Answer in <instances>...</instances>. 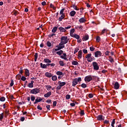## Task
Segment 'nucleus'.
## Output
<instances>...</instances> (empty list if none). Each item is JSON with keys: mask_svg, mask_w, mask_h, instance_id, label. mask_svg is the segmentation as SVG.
<instances>
[{"mask_svg": "<svg viewBox=\"0 0 127 127\" xmlns=\"http://www.w3.org/2000/svg\"><path fill=\"white\" fill-rule=\"evenodd\" d=\"M85 58H86L88 62H92L93 61V57H92V54H87Z\"/></svg>", "mask_w": 127, "mask_h": 127, "instance_id": "obj_1", "label": "nucleus"}, {"mask_svg": "<svg viewBox=\"0 0 127 127\" xmlns=\"http://www.w3.org/2000/svg\"><path fill=\"white\" fill-rule=\"evenodd\" d=\"M61 41H62L64 44L68 43V41H69V39L67 36H63L61 38Z\"/></svg>", "mask_w": 127, "mask_h": 127, "instance_id": "obj_2", "label": "nucleus"}, {"mask_svg": "<svg viewBox=\"0 0 127 127\" xmlns=\"http://www.w3.org/2000/svg\"><path fill=\"white\" fill-rule=\"evenodd\" d=\"M39 92H40V90L37 88H36L32 89L30 91V93L33 94L34 95H36V94H38Z\"/></svg>", "mask_w": 127, "mask_h": 127, "instance_id": "obj_3", "label": "nucleus"}, {"mask_svg": "<svg viewBox=\"0 0 127 127\" xmlns=\"http://www.w3.org/2000/svg\"><path fill=\"white\" fill-rule=\"evenodd\" d=\"M92 65L93 66V69L94 70H99V65H98V63H97V62H94L92 63Z\"/></svg>", "mask_w": 127, "mask_h": 127, "instance_id": "obj_4", "label": "nucleus"}, {"mask_svg": "<svg viewBox=\"0 0 127 127\" xmlns=\"http://www.w3.org/2000/svg\"><path fill=\"white\" fill-rule=\"evenodd\" d=\"M93 80V78L91 75L87 76L85 77L84 80L85 82H90Z\"/></svg>", "mask_w": 127, "mask_h": 127, "instance_id": "obj_5", "label": "nucleus"}, {"mask_svg": "<svg viewBox=\"0 0 127 127\" xmlns=\"http://www.w3.org/2000/svg\"><path fill=\"white\" fill-rule=\"evenodd\" d=\"M99 56H102V53L100 51H96L95 53V57L97 58Z\"/></svg>", "mask_w": 127, "mask_h": 127, "instance_id": "obj_6", "label": "nucleus"}, {"mask_svg": "<svg viewBox=\"0 0 127 127\" xmlns=\"http://www.w3.org/2000/svg\"><path fill=\"white\" fill-rule=\"evenodd\" d=\"M41 101H42V99L40 97H37L36 99H35V101L34 102V105L37 104V103H39L40 102H41Z\"/></svg>", "mask_w": 127, "mask_h": 127, "instance_id": "obj_7", "label": "nucleus"}, {"mask_svg": "<svg viewBox=\"0 0 127 127\" xmlns=\"http://www.w3.org/2000/svg\"><path fill=\"white\" fill-rule=\"evenodd\" d=\"M98 121H104V117H103V115H100L97 117Z\"/></svg>", "mask_w": 127, "mask_h": 127, "instance_id": "obj_8", "label": "nucleus"}, {"mask_svg": "<svg viewBox=\"0 0 127 127\" xmlns=\"http://www.w3.org/2000/svg\"><path fill=\"white\" fill-rule=\"evenodd\" d=\"M78 84V82L77 81V78H75L73 79L72 82V87H75L76 85Z\"/></svg>", "mask_w": 127, "mask_h": 127, "instance_id": "obj_9", "label": "nucleus"}, {"mask_svg": "<svg viewBox=\"0 0 127 127\" xmlns=\"http://www.w3.org/2000/svg\"><path fill=\"white\" fill-rule=\"evenodd\" d=\"M45 75V76L47 77L48 78H51V77L52 76V74L48 72H46Z\"/></svg>", "mask_w": 127, "mask_h": 127, "instance_id": "obj_10", "label": "nucleus"}, {"mask_svg": "<svg viewBox=\"0 0 127 127\" xmlns=\"http://www.w3.org/2000/svg\"><path fill=\"white\" fill-rule=\"evenodd\" d=\"M63 55H64V57H63V56H61V58H62V59H64L66 61H68V59L66 58V57L67 56V55L65 53H64Z\"/></svg>", "mask_w": 127, "mask_h": 127, "instance_id": "obj_11", "label": "nucleus"}, {"mask_svg": "<svg viewBox=\"0 0 127 127\" xmlns=\"http://www.w3.org/2000/svg\"><path fill=\"white\" fill-rule=\"evenodd\" d=\"M51 94H52L51 91H49L47 93L45 94L44 97H45V98H48V97H50V96H51Z\"/></svg>", "mask_w": 127, "mask_h": 127, "instance_id": "obj_12", "label": "nucleus"}, {"mask_svg": "<svg viewBox=\"0 0 127 127\" xmlns=\"http://www.w3.org/2000/svg\"><path fill=\"white\" fill-rule=\"evenodd\" d=\"M114 88H115V89H116L117 90V89H119V88H120V84H119V82H116L115 83Z\"/></svg>", "mask_w": 127, "mask_h": 127, "instance_id": "obj_13", "label": "nucleus"}, {"mask_svg": "<svg viewBox=\"0 0 127 127\" xmlns=\"http://www.w3.org/2000/svg\"><path fill=\"white\" fill-rule=\"evenodd\" d=\"M71 37H74V38H76V39L79 40L80 39V36L76 34H74L73 35L71 36Z\"/></svg>", "mask_w": 127, "mask_h": 127, "instance_id": "obj_14", "label": "nucleus"}, {"mask_svg": "<svg viewBox=\"0 0 127 127\" xmlns=\"http://www.w3.org/2000/svg\"><path fill=\"white\" fill-rule=\"evenodd\" d=\"M79 22L80 23H84V22H86V20L85 19V18L82 17L79 20Z\"/></svg>", "mask_w": 127, "mask_h": 127, "instance_id": "obj_15", "label": "nucleus"}, {"mask_svg": "<svg viewBox=\"0 0 127 127\" xmlns=\"http://www.w3.org/2000/svg\"><path fill=\"white\" fill-rule=\"evenodd\" d=\"M59 30L60 31V32H66V31H67V30H66V29H65V28L61 27L59 28Z\"/></svg>", "mask_w": 127, "mask_h": 127, "instance_id": "obj_16", "label": "nucleus"}, {"mask_svg": "<svg viewBox=\"0 0 127 127\" xmlns=\"http://www.w3.org/2000/svg\"><path fill=\"white\" fill-rule=\"evenodd\" d=\"M33 83H34V81H31V83H29L28 85V87L29 88H33Z\"/></svg>", "mask_w": 127, "mask_h": 127, "instance_id": "obj_17", "label": "nucleus"}, {"mask_svg": "<svg viewBox=\"0 0 127 127\" xmlns=\"http://www.w3.org/2000/svg\"><path fill=\"white\" fill-rule=\"evenodd\" d=\"M89 39V35H86L84 37H83L82 40L83 41H86V40H88Z\"/></svg>", "mask_w": 127, "mask_h": 127, "instance_id": "obj_18", "label": "nucleus"}, {"mask_svg": "<svg viewBox=\"0 0 127 127\" xmlns=\"http://www.w3.org/2000/svg\"><path fill=\"white\" fill-rule=\"evenodd\" d=\"M58 83L60 84V86H61V87H63V86H65V85H66V83L65 82H61V81H59Z\"/></svg>", "mask_w": 127, "mask_h": 127, "instance_id": "obj_19", "label": "nucleus"}, {"mask_svg": "<svg viewBox=\"0 0 127 127\" xmlns=\"http://www.w3.org/2000/svg\"><path fill=\"white\" fill-rule=\"evenodd\" d=\"M78 58H79L80 59H81V58H82V50H80L78 52Z\"/></svg>", "mask_w": 127, "mask_h": 127, "instance_id": "obj_20", "label": "nucleus"}, {"mask_svg": "<svg viewBox=\"0 0 127 127\" xmlns=\"http://www.w3.org/2000/svg\"><path fill=\"white\" fill-rule=\"evenodd\" d=\"M57 75H58V76H62L63 77V72L59 71L56 72Z\"/></svg>", "mask_w": 127, "mask_h": 127, "instance_id": "obj_21", "label": "nucleus"}, {"mask_svg": "<svg viewBox=\"0 0 127 127\" xmlns=\"http://www.w3.org/2000/svg\"><path fill=\"white\" fill-rule=\"evenodd\" d=\"M25 74L26 77L29 76V70L27 69H25Z\"/></svg>", "mask_w": 127, "mask_h": 127, "instance_id": "obj_22", "label": "nucleus"}, {"mask_svg": "<svg viewBox=\"0 0 127 127\" xmlns=\"http://www.w3.org/2000/svg\"><path fill=\"white\" fill-rule=\"evenodd\" d=\"M40 66H41V68H43V69H46V68H47L46 64H42V63L40 64Z\"/></svg>", "mask_w": 127, "mask_h": 127, "instance_id": "obj_23", "label": "nucleus"}, {"mask_svg": "<svg viewBox=\"0 0 127 127\" xmlns=\"http://www.w3.org/2000/svg\"><path fill=\"white\" fill-rule=\"evenodd\" d=\"M75 14H76V11H71L70 12V16H74V15H75Z\"/></svg>", "mask_w": 127, "mask_h": 127, "instance_id": "obj_24", "label": "nucleus"}, {"mask_svg": "<svg viewBox=\"0 0 127 127\" xmlns=\"http://www.w3.org/2000/svg\"><path fill=\"white\" fill-rule=\"evenodd\" d=\"M74 32H75V29H72L71 30H70V36H72V35H74Z\"/></svg>", "mask_w": 127, "mask_h": 127, "instance_id": "obj_25", "label": "nucleus"}, {"mask_svg": "<svg viewBox=\"0 0 127 127\" xmlns=\"http://www.w3.org/2000/svg\"><path fill=\"white\" fill-rule=\"evenodd\" d=\"M37 58H38V53H36L35 54V62H36L37 60Z\"/></svg>", "mask_w": 127, "mask_h": 127, "instance_id": "obj_26", "label": "nucleus"}, {"mask_svg": "<svg viewBox=\"0 0 127 127\" xmlns=\"http://www.w3.org/2000/svg\"><path fill=\"white\" fill-rule=\"evenodd\" d=\"M72 65H79V63H78V62L73 61L72 62Z\"/></svg>", "mask_w": 127, "mask_h": 127, "instance_id": "obj_27", "label": "nucleus"}, {"mask_svg": "<svg viewBox=\"0 0 127 127\" xmlns=\"http://www.w3.org/2000/svg\"><path fill=\"white\" fill-rule=\"evenodd\" d=\"M109 61L111 62V63H114V62H115L114 59H113V58H112L111 56H109Z\"/></svg>", "mask_w": 127, "mask_h": 127, "instance_id": "obj_28", "label": "nucleus"}, {"mask_svg": "<svg viewBox=\"0 0 127 127\" xmlns=\"http://www.w3.org/2000/svg\"><path fill=\"white\" fill-rule=\"evenodd\" d=\"M52 77V79L53 80V81H56L57 80V76L56 75H54Z\"/></svg>", "mask_w": 127, "mask_h": 127, "instance_id": "obj_29", "label": "nucleus"}, {"mask_svg": "<svg viewBox=\"0 0 127 127\" xmlns=\"http://www.w3.org/2000/svg\"><path fill=\"white\" fill-rule=\"evenodd\" d=\"M57 54H58V55H61L62 54H63V51L60 50L59 52H57Z\"/></svg>", "mask_w": 127, "mask_h": 127, "instance_id": "obj_30", "label": "nucleus"}, {"mask_svg": "<svg viewBox=\"0 0 127 127\" xmlns=\"http://www.w3.org/2000/svg\"><path fill=\"white\" fill-rule=\"evenodd\" d=\"M52 31V32H53V33H55V32H56V31H57V27H55L54 28H53Z\"/></svg>", "mask_w": 127, "mask_h": 127, "instance_id": "obj_31", "label": "nucleus"}, {"mask_svg": "<svg viewBox=\"0 0 127 127\" xmlns=\"http://www.w3.org/2000/svg\"><path fill=\"white\" fill-rule=\"evenodd\" d=\"M44 61L46 63H51V61L48 59H45Z\"/></svg>", "mask_w": 127, "mask_h": 127, "instance_id": "obj_32", "label": "nucleus"}, {"mask_svg": "<svg viewBox=\"0 0 127 127\" xmlns=\"http://www.w3.org/2000/svg\"><path fill=\"white\" fill-rule=\"evenodd\" d=\"M115 123H116V120L115 119H114L113 120V121H112V124H111L112 127H115V126L114 125H115Z\"/></svg>", "mask_w": 127, "mask_h": 127, "instance_id": "obj_33", "label": "nucleus"}, {"mask_svg": "<svg viewBox=\"0 0 127 127\" xmlns=\"http://www.w3.org/2000/svg\"><path fill=\"white\" fill-rule=\"evenodd\" d=\"M56 47H58V48L59 49V50H61V49L65 47V46H56Z\"/></svg>", "mask_w": 127, "mask_h": 127, "instance_id": "obj_34", "label": "nucleus"}, {"mask_svg": "<svg viewBox=\"0 0 127 127\" xmlns=\"http://www.w3.org/2000/svg\"><path fill=\"white\" fill-rule=\"evenodd\" d=\"M81 87L82 88H87V84H85V83H82L81 85Z\"/></svg>", "mask_w": 127, "mask_h": 127, "instance_id": "obj_35", "label": "nucleus"}, {"mask_svg": "<svg viewBox=\"0 0 127 127\" xmlns=\"http://www.w3.org/2000/svg\"><path fill=\"white\" fill-rule=\"evenodd\" d=\"M59 64L61 66H64V62H63L62 61H60Z\"/></svg>", "mask_w": 127, "mask_h": 127, "instance_id": "obj_36", "label": "nucleus"}, {"mask_svg": "<svg viewBox=\"0 0 127 127\" xmlns=\"http://www.w3.org/2000/svg\"><path fill=\"white\" fill-rule=\"evenodd\" d=\"M47 45L48 47H51L52 44L50 42L48 41L47 42Z\"/></svg>", "mask_w": 127, "mask_h": 127, "instance_id": "obj_37", "label": "nucleus"}, {"mask_svg": "<svg viewBox=\"0 0 127 127\" xmlns=\"http://www.w3.org/2000/svg\"><path fill=\"white\" fill-rule=\"evenodd\" d=\"M96 41L97 42H100V41H101V37H100V36H97L96 37Z\"/></svg>", "mask_w": 127, "mask_h": 127, "instance_id": "obj_38", "label": "nucleus"}, {"mask_svg": "<svg viewBox=\"0 0 127 127\" xmlns=\"http://www.w3.org/2000/svg\"><path fill=\"white\" fill-rule=\"evenodd\" d=\"M46 87L48 91H49L50 90V89H51L52 88V87H51V86H50V85H47V86H46Z\"/></svg>", "mask_w": 127, "mask_h": 127, "instance_id": "obj_39", "label": "nucleus"}, {"mask_svg": "<svg viewBox=\"0 0 127 127\" xmlns=\"http://www.w3.org/2000/svg\"><path fill=\"white\" fill-rule=\"evenodd\" d=\"M0 101L1 102H4L5 101V98L4 97H2L0 98Z\"/></svg>", "mask_w": 127, "mask_h": 127, "instance_id": "obj_40", "label": "nucleus"}, {"mask_svg": "<svg viewBox=\"0 0 127 127\" xmlns=\"http://www.w3.org/2000/svg\"><path fill=\"white\" fill-rule=\"evenodd\" d=\"M65 98L66 100H70L71 96L70 95L67 94L66 95Z\"/></svg>", "mask_w": 127, "mask_h": 127, "instance_id": "obj_41", "label": "nucleus"}, {"mask_svg": "<svg viewBox=\"0 0 127 127\" xmlns=\"http://www.w3.org/2000/svg\"><path fill=\"white\" fill-rule=\"evenodd\" d=\"M72 7H73L74 9H75V10H78L79 8H78V7H77V6H76L75 5H73Z\"/></svg>", "mask_w": 127, "mask_h": 127, "instance_id": "obj_42", "label": "nucleus"}, {"mask_svg": "<svg viewBox=\"0 0 127 127\" xmlns=\"http://www.w3.org/2000/svg\"><path fill=\"white\" fill-rule=\"evenodd\" d=\"M14 84V83L13 80L11 79V82L10 83V87H12V86H13Z\"/></svg>", "mask_w": 127, "mask_h": 127, "instance_id": "obj_43", "label": "nucleus"}, {"mask_svg": "<svg viewBox=\"0 0 127 127\" xmlns=\"http://www.w3.org/2000/svg\"><path fill=\"white\" fill-rule=\"evenodd\" d=\"M64 44L63 41H61L59 44V46H64Z\"/></svg>", "mask_w": 127, "mask_h": 127, "instance_id": "obj_44", "label": "nucleus"}, {"mask_svg": "<svg viewBox=\"0 0 127 127\" xmlns=\"http://www.w3.org/2000/svg\"><path fill=\"white\" fill-rule=\"evenodd\" d=\"M82 81V78L81 77H78L76 78V81L77 82H81Z\"/></svg>", "mask_w": 127, "mask_h": 127, "instance_id": "obj_45", "label": "nucleus"}, {"mask_svg": "<svg viewBox=\"0 0 127 127\" xmlns=\"http://www.w3.org/2000/svg\"><path fill=\"white\" fill-rule=\"evenodd\" d=\"M107 29H104L102 30V32H101V34H104V33L107 32Z\"/></svg>", "mask_w": 127, "mask_h": 127, "instance_id": "obj_46", "label": "nucleus"}, {"mask_svg": "<svg viewBox=\"0 0 127 127\" xmlns=\"http://www.w3.org/2000/svg\"><path fill=\"white\" fill-rule=\"evenodd\" d=\"M78 51H79V48H75V49L74 50V54H76V53H77Z\"/></svg>", "mask_w": 127, "mask_h": 127, "instance_id": "obj_47", "label": "nucleus"}, {"mask_svg": "<svg viewBox=\"0 0 127 127\" xmlns=\"http://www.w3.org/2000/svg\"><path fill=\"white\" fill-rule=\"evenodd\" d=\"M64 10H65V8H63L60 11V14H64Z\"/></svg>", "mask_w": 127, "mask_h": 127, "instance_id": "obj_48", "label": "nucleus"}, {"mask_svg": "<svg viewBox=\"0 0 127 127\" xmlns=\"http://www.w3.org/2000/svg\"><path fill=\"white\" fill-rule=\"evenodd\" d=\"M76 29L79 28V29H81V30H83V26L80 25L79 26H77L76 27Z\"/></svg>", "mask_w": 127, "mask_h": 127, "instance_id": "obj_49", "label": "nucleus"}, {"mask_svg": "<svg viewBox=\"0 0 127 127\" xmlns=\"http://www.w3.org/2000/svg\"><path fill=\"white\" fill-rule=\"evenodd\" d=\"M111 52H110L109 51H107L105 52V54L106 55V56H109V54H110Z\"/></svg>", "mask_w": 127, "mask_h": 127, "instance_id": "obj_50", "label": "nucleus"}, {"mask_svg": "<svg viewBox=\"0 0 127 127\" xmlns=\"http://www.w3.org/2000/svg\"><path fill=\"white\" fill-rule=\"evenodd\" d=\"M3 113H1V114L0 115V120L1 121V120H2V119H3Z\"/></svg>", "mask_w": 127, "mask_h": 127, "instance_id": "obj_51", "label": "nucleus"}, {"mask_svg": "<svg viewBox=\"0 0 127 127\" xmlns=\"http://www.w3.org/2000/svg\"><path fill=\"white\" fill-rule=\"evenodd\" d=\"M83 53H84V54H87V53H88V50H87L86 49H83Z\"/></svg>", "mask_w": 127, "mask_h": 127, "instance_id": "obj_52", "label": "nucleus"}, {"mask_svg": "<svg viewBox=\"0 0 127 127\" xmlns=\"http://www.w3.org/2000/svg\"><path fill=\"white\" fill-rule=\"evenodd\" d=\"M21 80H22V81H25V80H26V77L25 76H22Z\"/></svg>", "mask_w": 127, "mask_h": 127, "instance_id": "obj_53", "label": "nucleus"}, {"mask_svg": "<svg viewBox=\"0 0 127 127\" xmlns=\"http://www.w3.org/2000/svg\"><path fill=\"white\" fill-rule=\"evenodd\" d=\"M31 101H32L33 102H34V101L35 100V97L32 96L31 97Z\"/></svg>", "mask_w": 127, "mask_h": 127, "instance_id": "obj_54", "label": "nucleus"}, {"mask_svg": "<svg viewBox=\"0 0 127 127\" xmlns=\"http://www.w3.org/2000/svg\"><path fill=\"white\" fill-rule=\"evenodd\" d=\"M80 115L81 116H84V115H85V113L84 112V110H81Z\"/></svg>", "mask_w": 127, "mask_h": 127, "instance_id": "obj_55", "label": "nucleus"}, {"mask_svg": "<svg viewBox=\"0 0 127 127\" xmlns=\"http://www.w3.org/2000/svg\"><path fill=\"white\" fill-rule=\"evenodd\" d=\"M88 97L89 98H93V97H94V95H93V94L90 93L88 95Z\"/></svg>", "mask_w": 127, "mask_h": 127, "instance_id": "obj_56", "label": "nucleus"}, {"mask_svg": "<svg viewBox=\"0 0 127 127\" xmlns=\"http://www.w3.org/2000/svg\"><path fill=\"white\" fill-rule=\"evenodd\" d=\"M90 51H94L95 50V48H94L93 47H90Z\"/></svg>", "mask_w": 127, "mask_h": 127, "instance_id": "obj_57", "label": "nucleus"}, {"mask_svg": "<svg viewBox=\"0 0 127 127\" xmlns=\"http://www.w3.org/2000/svg\"><path fill=\"white\" fill-rule=\"evenodd\" d=\"M64 17L60 16L59 18V21H62V20L64 19Z\"/></svg>", "mask_w": 127, "mask_h": 127, "instance_id": "obj_58", "label": "nucleus"}, {"mask_svg": "<svg viewBox=\"0 0 127 127\" xmlns=\"http://www.w3.org/2000/svg\"><path fill=\"white\" fill-rule=\"evenodd\" d=\"M50 7H51L52 8H54V9H55L56 8L54 7V5L51 3L50 4Z\"/></svg>", "mask_w": 127, "mask_h": 127, "instance_id": "obj_59", "label": "nucleus"}, {"mask_svg": "<svg viewBox=\"0 0 127 127\" xmlns=\"http://www.w3.org/2000/svg\"><path fill=\"white\" fill-rule=\"evenodd\" d=\"M53 106H54V107H56V105H57V102L56 101H54V102H53Z\"/></svg>", "mask_w": 127, "mask_h": 127, "instance_id": "obj_60", "label": "nucleus"}, {"mask_svg": "<svg viewBox=\"0 0 127 127\" xmlns=\"http://www.w3.org/2000/svg\"><path fill=\"white\" fill-rule=\"evenodd\" d=\"M13 14H14V15H17V14H18V12H17V11H14L13 12Z\"/></svg>", "mask_w": 127, "mask_h": 127, "instance_id": "obj_61", "label": "nucleus"}, {"mask_svg": "<svg viewBox=\"0 0 127 127\" xmlns=\"http://www.w3.org/2000/svg\"><path fill=\"white\" fill-rule=\"evenodd\" d=\"M37 109H38V110H40V111H41V110H42V108H41V107H40V105H38V106H37Z\"/></svg>", "mask_w": 127, "mask_h": 127, "instance_id": "obj_62", "label": "nucleus"}, {"mask_svg": "<svg viewBox=\"0 0 127 127\" xmlns=\"http://www.w3.org/2000/svg\"><path fill=\"white\" fill-rule=\"evenodd\" d=\"M46 108H47V110H48V111H50V105H47L46 106Z\"/></svg>", "mask_w": 127, "mask_h": 127, "instance_id": "obj_63", "label": "nucleus"}, {"mask_svg": "<svg viewBox=\"0 0 127 127\" xmlns=\"http://www.w3.org/2000/svg\"><path fill=\"white\" fill-rule=\"evenodd\" d=\"M62 86L61 85L57 86V89L58 90H61Z\"/></svg>", "mask_w": 127, "mask_h": 127, "instance_id": "obj_64", "label": "nucleus"}]
</instances>
